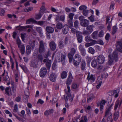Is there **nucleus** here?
Returning <instances> with one entry per match:
<instances>
[{
    "label": "nucleus",
    "instance_id": "obj_1",
    "mask_svg": "<svg viewBox=\"0 0 122 122\" xmlns=\"http://www.w3.org/2000/svg\"><path fill=\"white\" fill-rule=\"evenodd\" d=\"M109 57L108 60L106 65V67H107V68L109 67V66L113 65L114 59L116 61H117L118 59L117 53L116 51H114L112 54L109 55Z\"/></svg>",
    "mask_w": 122,
    "mask_h": 122
},
{
    "label": "nucleus",
    "instance_id": "obj_2",
    "mask_svg": "<svg viewBox=\"0 0 122 122\" xmlns=\"http://www.w3.org/2000/svg\"><path fill=\"white\" fill-rule=\"evenodd\" d=\"M107 101L104 100H101L98 104V106H100V111L102 112V113L103 112V109L104 107V105L105 104V103Z\"/></svg>",
    "mask_w": 122,
    "mask_h": 122
},
{
    "label": "nucleus",
    "instance_id": "obj_3",
    "mask_svg": "<svg viewBox=\"0 0 122 122\" xmlns=\"http://www.w3.org/2000/svg\"><path fill=\"white\" fill-rule=\"evenodd\" d=\"M117 49L120 52H122V41H118L116 44Z\"/></svg>",
    "mask_w": 122,
    "mask_h": 122
},
{
    "label": "nucleus",
    "instance_id": "obj_4",
    "mask_svg": "<svg viewBox=\"0 0 122 122\" xmlns=\"http://www.w3.org/2000/svg\"><path fill=\"white\" fill-rule=\"evenodd\" d=\"M96 60L99 64H102L105 61V57L103 55H100L97 57Z\"/></svg>",
    "mask_w": 122,
    "mask_h": 122
},
{
    "label": "nucleus",
    "instance_id": "obj_5",
    "mask_svg": "<svg viewBox=\"0 0 122 122\" xmlns=\"http://www.w3.org/2000/svg\"><path fill=\"white\" fill-rule=\"evenodd\" d=\"M4 72L2 75V79L4 81H8L10 80V78L8 75V73L7 72H5V70H4Z\"/></svg>",
    "mask_w": 122,
    "mask_h": 122
},
{
    "label": "nucleus",
    "instance_id": "obj_6",
    "mask_svg": "<svg viewBox=\"0 0 122 122\" xmlns=\"http://www.w3.org/2000/svg\"><path fill=\"white\" fill-rule=\"evenodd\" d=\"M67 88L68 90V91L66 92V91L67 90L66 89L65 90V92L66 94H67V95L66 96V97H65V95H64V99L66 102H67L68 99L69 98V96L70 95V87L69 86H68L67 87Z\"/></svg>",
    "mask_w": 122,
    "mask_h": 122
},
{
    "label": "nucleus",
    "instance_id": "obj_7",
    "mask_svg": "<svg viewBox=\"0 0 122 122\" xmlns=\"http://www.w3.org/2000/svg\"><path fill=\"white\" fill-rule=\"evenodd\" d=\"M47 70L46 68L43 67L41 69L40 71V76L41 77H44L46 74Z\"/></svg>",
    "mask_w": 122,
    "mask_h": 122
},
{
    "label": "nucleus",
    "instance_id": "obj_8",
    "mask_svg": "<svg viewBox=\"0 0 122 122\" xmlns=\"http://www.w3.org/2000/svg\"><path fill=\"white\" fill-rule=\"evenodd\" d=\"M81 33L80 32H76V36L78 42L81 43L82 41V37L81 35Z\"/></svg>",
    "mask_w": 122,
    "mask_h": 122
},
{
    "label": "nucleus",
    "instance_id": "obj_9",
    "mask_svg": "<svg viewBox=\"0 0 122 122\" xmlns=\"http://www.w3.org/2000/svg\"><path fill=\"white\" fill-rule=\"evenodd\" d=\"M119 91L118 90H114L112 92H109L108 93L111 96H114L115 98H117L118 96Z\"/></svg>",
    "mask_w": 122,
    "mask_h": 122
},
{
    "label": "nucleus",
    "instance_id": "obj_10",
    "mask_svg": "<svg viewBox=\"0 0 122 122\" xmlns=\"http://www.w3.org/2000/svg\"><path fill=\"white\" fill-rule=\"evenodd\" d=\"M50 47L52 51L55 50L56 48V45L54 42L53 41H51L49 44Z\"/></svg>",
    "mask_w": 122,
    "mask_h": 122
},
{
    "label": "nucleus",
    "instance_id": "obj_11",
    "mask_svg": "<svg viewBox=\"0 0 122 122\" xmlns=\"http://www.w3.org/2000/svg\"><path fill=\"white\" fill-rule=\"evenodd\" d=\"M54 110L52 109H50L48 110L45 111L44 112V115L46 116H48L53 113Z\"/></svg>",
    "mask_w": 122,
    "mask_h": 122
},
{
    "label": "nucleus",
    "instance_id": "obj_12",
    "mask_svg": "<svg viewBox=\"0 0 122 122\" xmlns=\"http://www.w3.org/2000/svg\"><path fill=\"white\" fill-rule=\"evenodd\" d=\"M16 85H13L12 86V91L11 90L10 94L11 95L15 96V92L16 89Z\"/></svg>",
    "mask_w": 122,
    "mask_h": 122
},
{
    "label": "nucleus",
    "instance_id": "obj_13",
    "mask_svg": "<svg viewBox=\"0 0 122 122\" xmlns=\"http://www.w3.org/2000/svg\"><path fill=\"white\" fill-rule=\"evenodd\" d=\"M81 25L82 26L86 27L89 24V20L86 19H84L83 21L81 22Z\"/></svg>",
    "mask_w": 122,
    "mask_h": 122
},
{
    "label": "nucleus",
    "instance_id": "obj_14",
    "mask_svg": "<svg viewBox=\"0 0 122 122\" xmlns=\"http://www.w3.org/2000/svg\"><path fill=\"white\" fill-rule=\"evenodd\" d=\"M73 59L79 61H81V57L79 53H77L75 55Z\"/></svg>",
    "mask_w": 122,
    "mask_h": 122
},
{
    "label": "nucleus",
    "instance_id": "obj_15",
    "mask_svg": "<svg viewBox=\"0 0 122 122\" xmlns=\"http://www.w3.org/2000/svg\"><path fill=\"white\" fill-rule=\"evenodd\" d=\"M87 79L89 81L91 80L94 81L95 79V75L92 74L90 75V73H89L88 74Z\"/></svg>",
    "mask_w": 122,
    "mask_h": 122
},
{
    "label": "nucleus",
    "instance_id": "obj_16",
    "mask_svg": "<svg viewBox=\"0 0 122 122\" xmlns=\"http://www.w3.org/2000/svg\"><path fill=\"white\" fill-rule=\"evenodd\" d=\"M57 75L55 73H52L51 74L50 76V80L52 82L55 81Z\"/></svg>",
    "mask_w": 122,
    "mask_h": 122
},
{
    "label": "nucleus",
    "instance_id": "obj_17",
    "mask_svg": "<svg viewBox=\"0 0 122 122\" xmlns=\"http://www.w3.org/2000/svg\"><path fill=\"white\" fill-rule=\"evenodd\" d=\"M62 32L64 34H66L68 31V27L67 25H64L62 29Z\"/></svg>",
    "mask_w": 122,
    "mask_h": 122
},
{
    "label": "nucleus",
    "instance_id": "obj_18",
    "mask_svg": "<svg viewBox=\"0 0 122 122\" xmlns=\"http://www.w3.org/2000/svg\"><path fill=\"white\" fill-rule=\"evenodd\" d=\"M113 105V104H112L109 106L107 109V110L105 112V117H106L107 116V114L109 113H111L110 112V111Z\"/></svg>",
    "mask_w": 122,
    "mask_h": 122
},
{
    "label": "nucleus",
    "instance_id": "obj_19",
    "mask_svg": "<svg viewBox=\"0 0 122 122\" xmlns=\"http://www.w3.org/2000/svg\"><path fill=\"white\" fill-rule=\"evenodd\" d=\"M46 30L47 31L50 33H52L54 31V29L51 26H47L46 27Z\"/></svg>",
    "mask_w": 122,
    "mask_h": 122
},
{
    "label": "nucleus",
    "instance_id": "obj_20",
    "mask_svg": "<svg viewBox=\"0 0 122 122\" xmlns=\"http://www.w3.org/2000/svg\"><path fill=\"white\" fill-rule=\"evenodd\" d=\"M37 66V62L36 60H34L31 61L30 66L34 68H36Z\"/></svg>",
    "mask_w": 122,
    "mask_h": 122
},
{
    "label": "nucleus",
    "instance_id": "obj_21",
    "mask_svg": "<svg viewBox=\"0 0 122 122\" xmlns=\"http://www.w3.org/2000/svg\"><path fill=\"white\" fill-rule=\"evenodd\" d=\"M5 94L8 96L11 95L10 94L11 90L9 87H7L5 89Z\"/></svg>",
    "mask_w": 122,
    "mask_h": 122
},
{
    "label": "nucleus",
    "instance_id": "obj_22",
    "mask_svg": "<svg viewBox=\"0 0 122 122\" xmlns=\"http://www.w3.org/2000/svg\"><path fill=\"white\" fill-rule=\"evenodd\" d=\"M81 70H84L86 68V63L85 61L82 60V61L81 64Z\"/></svg>",
    "mask_w": 122,
    "mask_h": 122
},
{
    "label": "nucleus",
    "instance_id": "obj_23",
    "mask_svg": "<svg viewBox=\"0 0 122 122\" xmlns=\"http://www.w3.org/2000/svg\"><path fill=\"white\" fill-rule=\"evenodd\" d=\"M60 56H60V57H59L58 59L59 60H61L62 63H63L65 60V56L61 53L60 55Z\"/></svg>",
    "mask_w": 122,
    "mask_h": 122
},
{
    "label": "nucleus",
    "instance_id": "obj_24",
    "mask_svg": "<svg viewBox=\"0 0 122 122\" xmlns=\"http://www.w3.org/2000/svg\"><path fill=\"white\" fill-rule=\"evenodd\" d=\"M31 52V49L30 46L27 45L26 47V53L27 55H29L30 54Z\"/></svg>",
    "mask_w": 122,
    "mask_h": 122
},
{
    "label": "nucleus",
    "instance_id": "obj_25",
    "mask_svg": "<svg viewBox=\"0 0 122 122\" xmlns=\"http://www.w3.org/2000/svg\"><path fill=\"white\" fill-rule=\"evenodd\" d=\"M94 26L93 25H90L88 26L86 28V29L91 34L93 31V28Z\"/></svg>",
    "mask_w": 122,
    "mask_h": 122
},
{
    "label": "nucleus",
    "instance_id": "obj_26",
    "mask_svg": "<svg viewBox=\"0 0 122 122\" xmlns=\"http://www.w3.org/2000/svg\"><path fill=\"white\" fill-rule=\"evenodd\" d=\"M97 42L96 41H93L90 43H86L85 44V46L86 47L92 46L96 43Z\"/></svg>",
    "mask_w": 122,
    "mask_h": 122
},
{
    "label": "nucleus",
    "instance_id": "obj_27",
    "mask_svg": "<svg viewBox=\"0 0 122 122\" xmlns=\"http://www.w3.org/2000/svg\"><path fill=\"white\" fill-rule=\"evenodd\" d=\"M67 73L65 71H63L61 74V77L62 79H65L66 78L67 76Z\"/></svg>",
    "mask_w": 122,
    "mask_h": 122
},
{
    "label": "nucleus",
    "instance_id": "obj_28",
    "mask_svg": "<svg viewBox=\"0 0 122 122\" xmlns=\"http://www.w3.org/2000/svg\"><path fill=\"white\" fill-rule=\"evenodd\" d=\"M36 21L34 19L31 18L27 20L26 21V24H30L31 22L36 23Z\"/></svg>",
    "mask_w": 122,
    "mask_h": 122
},
{
    "label": "nucleus",
    "instance_id": "obj_29",
    "mask_svg": "<svg viewBox=\"0 0 122 122\" xmlns=\"http://www.w3.org/2000/svg\"><path fill=\"white\" fill-rule=\"evenodd\" d=\"M102 83V81L101 79H98L97 81V83L98 84L96 86L97 88V89H99V88L101 85Z\"/></svg>",
    "mask_w": 122,
    "mask_h": 122
},
{
    "label": "nucleus",
    "instance_id": "obj_30",
    "mask_svg": "<svg viewBox=\"0 0 122 122\" xmlns=\"http://www.w3.org/2000/svg\"><path fill=\"white\" fill-rule=\"evenodd\" d=\"M51 60H48L46 62V66L48 70H49L51 65Z\"/></svg>",
    "mask_w": 122,
    "mask_h": 122
},
{
    "label": "nucleus",
    "instance_id": "obj_31",
    "mask_svg": "<svg viewBox=\"0 0 122 122\" xmlns=\"http://www.w3.org/2000/svg\"><path fill=\"white\" fill-rule=\"evenodd\" d=\"M94 96L92 94H91L87 98V102H89L92 101L94 97Z\"/></svg>",
    "mask_w": 122,
    "mask_h": 122
},
{
    "label": "nucleus",
    "instance_id": "obj_32",
    "mask_svg": "<svg viewBox=\"0 0 122 122\" xmlns=\"http://www.w3.org/2000/svg\"><path fill=\"white\" fill-rule=\"evenodd\" d=\"M98 33L97 31H96L94 32L92 34V38L94 39H97V34Z\"/></svg>",
    "mask_w": 122,
    "mask_h": 122
},
{
    "label": "nucleus",
    "instance_id": "obj_33",
    "mask_svg": "<svg viewBox=\"0 0 122 122\" xmlns=\"http://www.w3.org/2000/svg\"><path fill=\"white\" fill-rule=\"evenodd\" d=\"M46 43L44 42L43 41H40L39 42V47H45L46 46Z\"/></svg>",
    "mask_w": 122,
    "mask_h": 122
},
{
    "label": "nucleus",
    "instance_id": "obj_34",
    "mask_svg": "<svg viewBox=\"0 0 122 122\" xmlns=\"http://www.w3.org/2000/svg\"><path fill=\"white\" fill-rule=\"evenodd\" d=\"M20 46L18 47L20 49L21 53L24 54L25 53V47L24 45H20Z\"/></svg>",
    "mask_w": 122,
    "mask_h": 122
},
{
    "label": "nucleus",
    "instance_id": "obj_35",
    "mask_svg": "<svg viewBox=\"0 0 122 122\" xmlns=\"http://www.w3.org/2000/svg\"><path fill=\"white\" fill-rule=\"evenodd\" d=\"M73 55L70 53L68 54V56L69 59V61L70 63L72 61Z\"/></svg>",
    "mask_w": 122,
    "mask_h": 122
},
{
    "label": "nucleus",
    "instance_id": "obj_36",
    "mask_svg": "<svg viewBox=\"0 0 122 122\" xmlns=\"http://www.w3.org/2000/svg\"><path fill=\"white\" fill-rule=\"evenodd\" d=\"M91 64L93 67L94 68L96 67L97 66V63L95 59H94L92 61Z\"/></svg>",
    "mask_w": 122,
    "mask_h": 122
},
{
    "label": "nucleus",
    "instance_id": "obj_37",
    "mask_svg": "<svg viewBox=\"0 0 122 122\" xmlns=\"http://www.w3.org/2000/svg\"><path fill=\"white\" fill-rule=\"evenodd\" d=\"M56 26L58 29H61L63 27L62 24V23L59 22L56 24Z\"/></svg>",
    "mask_w": 122,
    "mask_h": 122
},
{
    "label": "nucleus",
    "instance_id": "obj_38",
    "mask_svg": "<svg viewBox=\"0 0 122 122\" xmlns=\"http://www.w3.org/2000/svg\"><path fill=\"white\" fill-rule=\"evenodd\" d=\"M36 31L39 33L40 34H42V28L40 27H37L36 28Z\"/></svg>",
    "mask_w": 122,
    "mask_h": 122
},
{
    "label": "nucleus",
    "instance_id": "obj_39",
    "mask_svg": "<svg viewBox=\"0 0 122 122\" xmlns=\"http://www.w3.org/2000/svg\"><path fill=\"white\" fill-rule=\"evenodd\" d=\"M119 110L117 111H115V112L114 114V119L115 120H117L118 117L119 115Z\"/></svg>",
    "mask_w": 122,
    "mask_h": 122
},
{
    "label": "nucleus",
    "instance_id": "obj_40",
    "mask_svg": "<svg viewBox=\"0 0 122 122\" xmlns=\"http://www.w3.org/2000/svg\"><path fill=\"white\" fill-rule=\"evenodd\" d=\"M85 40L86 42H92L93 41H95L91 39L90 36H86L85 37Z\"/></svg>",
    "mask_w": 122,
    "mask_h": 122
},
{
    "label": "nucleus",
    "instance_id": "obj_41",
    "mask_svg": "<svg viewBox=\"0 0 122 122\" xmlns=\"http://www.w3.org/2000/svg\"><path fill=\"white\" fill-rule=\"evenodd\" d=\"M81 120L80 121V122H86L87 121V117L86 116L81 117Z\"/></svg>",
    "mask_w": 122,
    "mask_h": 122
},
{
    "label": "nucleus",
    "instance_id": "obj_42",
    "mask_svg": "<svg viewBox=\"0 0 122 122\" xmlns=\"http://www.w3.org/2000/svg\"><path fill=\"white\" fill-rule=\"evenodd\" d=\"M42 16V15L40 12L38 14H36L35 16V18L36 20H39L40 19Z\"/></svg>",
    "mask_w": 122,
    "mask_h": 122
},
{
    "label": "nucleus",
    "instance_id": "obj_43",
    "mask_svg": "<svg viewBox=\"0 0 122 122\" xmlns=\"http://www.w3.org/2000/svg\"><path fill=\"white\" fill-rule=\"evenodd\" d=\"M88 52L92 54H94L95 52V50L92 47H89L88 49Z\"/></svg>",
    "mask_w": 122,
    "mask_h": 122
},
{
    "label": "nucleus",
    "instance_id": "obj_44",
    "mask_svg": "<svg viewBox=\"0 0 122 122\" xmlns=\"http://www.w3.org/2000/svg\"><path fill=\"white\" fill-rule=\"evenodd\" d=\"M68 25L70 28H71L73 26V23L72 22V20L69 19L68 20Z\"/></svg>",
    "mask_w": 122,
    "mask_h": 122
},
{
    "label": "nucleus",
    "instance_id": "obj_45",
    "mask_svg": "<svg viewBox=\"0 0 122 122\" xmlns=\"http://www.w3.org/2000/svg\"><path fill=\"white\" fill-rule=\"evenodd\" d=\"M59 47V48L63 49L64 48V45L63 44V42L62 41H60L58 44Z\"/></svg>",
    "mask_w": 122,
    "mask_h": 122
},
{
    "label": "nucleus",
    "instance_id": "obj_46",
    "mask_svg": "<svg viewBox=\"0 0 122 122\" xmlns=\"http://www.w3.org/2000/svg\"><path fill=\"white\" fill-rule=\"evenodd\" d=\"M76 51L77 49L76 48L75 49L74 48H71L70 49V53L72 54L73 55H74L76 53Z\"/></svg>",
    "mask_w": 122,
    "mask_h": 122
},
{
    "label": "nucleus",
    "instance_id": "obj_47",
    "mask_svg": "<svg viewBox=\"0 0 122 122\" xmlns=\"http://www.w3.org/2000/svg\"><path fill=\"white\" fill-rule=\"evenodd\" d=\"M45 51V47H39V51L40 53H44Z\"/></svg>",
    "mask_w": 122,
    "mask_h": 122
},
{
    "label": "nucleus",
    "instance_id": "obj_48",
    "mask_svg": "<svg viewBox=\"0 0 122 122\" xmlns=\"http://www.w3.org/2000/svg\"><path fill=\"white\" fill-rule=\"evenodd\" d=\"M19 73L18 72H16L15 73V81L16 82H18L19 79Z\"/></svg>",
    "mask_w": 122,
    "mask_h": 122
},
{
    "label": "nucleus",
    "instance_id": "obj_49",
    "mask_svg": "<svg viewBox=\"0 0 122 122\" xmlns=\"http://www.w3.org/2000/svg\"><path fill=\"white\" fill-rule=\"evenodd\" d=\"M79 86L76 83H73L72 84L71 88L74 89H76L78 88Z\"/></svg>",
    "mask_w": 122,
    "mask_h": 122
},
{
    "label": "nucleus",
    "instance_id": "obj_50",
    "mask_svg": "<svg viewBox=\"0 0 122 122\" xmlns=\"http://www.w3.org/2000/svg\"><path fill=\"white\" fill-rule=\"evenodd\" d=\"M72 80L70 79H69V78H67L66 82V84L67 86V87L71 84L72 82Z\"/></svg>",
    "mask_w": 122,
    "mask_h": 122
},
{
    "label": "nucleus",
    "instance_id": "obj_51",
    "mask_svg": "<svg viewBox=\"0 0 122 122\" xmlns=\"http://www.w3.org/2000/svg\"><path fill=\"white\" fill-rule=\"evenodd\" d=\"M89 13L88 10H83V14L85 16H87Z\"/></svg>",
    "mask_w": 122,
    "mask_h": 122
},
{
    "label": "nucleus",
    "instance_id": "obj_52",
    "mask_svg": "<svg viewBox=\"0 0 122 122\" xmlns=\"http://www.w3.org/2000/svg\"><path fill=\"white\" fill-rule=\"evenodd\" d=\"M81 61H78L73 59V64L75 66H77L79 65Z\"/></svg>",
    "mask_w": 122,
    "mask_h": 122
},
{
    "label": "nucleus",
    "instance_id": "obj_53",
    "mask_svg": "<svg viewBox=\"0 0 122 122\" xmlns=\"http://www.w3.org/2000/svg\"><path fill=\"white\" fill-rule=\"evenodd\" d=\"M119 101H117L115 103V105L114 107V110L115 111H117V109L119 105Z\"/></svg>",
    "mask_w": 122,
    "mask_h": 122
},
{
    "label": "nucleus",
    "instance_id": "obj_54",
    "mask_svg": "<svg viewBox=\"0 0 122 122\" xmlns=\"http://www.w3.org/2000/svg\"><path fill=\"white\" fill-rule=\"evenodd\" d=\"M29 44L30 46L32 47V49H34L35 46V41H30L29 42Z\"/></svg>",
    "mask_w": 122,
    "mask_h": 122
},
{
    "label": "nucleus",
    "instance_id": "obj_55",
    "mask_svg": "<svg viewBox=\"0 0 122 122\" xmlns=\"http://www.w3.org/2000/svg\"><path fill=\"white\" fill-rule=\"evenodd\" d=\"M46 12L45 8H41L40 10V13L42 15L44 13Z\"/></svg>",
    "mask_w": 122,
    "mask_h": 122
},
{
    "label": "nucleus",
    "instance_id": "obj_56",
    "mask_svg": "<svg viewBox=\"0 0 122 122\" xmlns=\"http://www.w3.org/2000/svg\"><path fill=\"white\" fill-rule=\"evenodd\" d=\"M117 30V28L116 26H113L112 30V34H115Z\"/></svg>",
    "mask_w": 122,
    "mask_h": 122
},
{
    "label": "nucleus",
    "instance_id": "obj_57",
    "mask_svg": "<svg viewBox=\"0 0 122 122\" xmlns=\"http://www.w3.org/2000/svg\"><path fill=\"white\" fill-rule=\"evenodd\" d=\"M107 116V121H110L112 119V116L111 113H109L107 114V116Z\"/></svg>",
    "mask_w": 122,
    "mask_h": 122
},
{
    "label": "nucleus",
    "instance_id": "obj_58",
    "mask_svg": "<svg viewBox=\"0 0 122 122\" xmlns=\"http://www.w3.org/2000/svg\"><path fill=\"white\" fill-rule=\"evenodd\" d=\"M78 47L79 50L80 52L85 50L84 47L81 44Z\"/></svg>",
    "mask_w": 122,
    "mask_h": 122
},
{
    "label": "nucleus",
    "instance_id": "obj_59",
    "mask_svg": "<svg viewBox=\"0 0 122 122\" xmlns=\"http://www.w3.org/2000/svg\"><path fill=\"white\" fill-rule=\"evenodd\" d=\"M37 24L39 25H44L46 24V22L42 21H39L38 22Z\"/></svg>",
    "mask_w": 122,
    "mask_h": 122
},
{
    "label": "nucleus",
    "instance_id": "obj_60",
    "mask_svg": "<svg viewBox=\"0 0 122 122\" xmlns=\"http://www.w3.org/2000/svg\"><path fill=\"white\" fill-rule=\"evenodd\" d=\"M88 18L92 22H93L95 20L94 16L93 15H92L88 17Z\"/></svg>",
    "mask_w": 122,
    "mask_h": 122
},
{
    "label": "nucleus",
    "instance_id": "obj_61",
    "mask_svg": "<svg viewBox=\"0 0 122 122\" xmlns=\"http://www.w3.org/2000/svg\"><path fill=\"white\" fill-rule=\"evenodd\" d=\"M74 15V14L71 13L68 16L69 18L70 19L72 20L73 17Z\"/></svg>",
    "mask_w": 122,
    "mask_h": 122
},
{
    "label": "nucleus",
    "instance_id": "obj_62",
    "mask_svg": "<svg viewBox=\"0 0 122 122\" xmlns=\"http://www.w3.org/2000/svg\"><path fill=\"white\" fill-rule=\"evenodd\" d=\"M37 58L41 62H42L43 58L42 56L41 55H39L38 56Z\"/></svg>",
    "mask_w": 122,
    "mask_h": 122
},
{
    "label": "nucleus",
    "instance_id": "obj_63",
    "mask_svg": "<svg viewBox=\"0 0 122 122\" xmlns=\"http://www.w3.org/2000/svg\"><path fill=\"white\" fill-rule=\"evenodd\" d=\"M104 35V33L103 31L102 30H101L99 32L98 36L100 37H103Z\"/></svg>",
    "mask_w": 122,
    "mask_h": 122
},
{
    "label": "nucleus",
    "instance_id": "obj_64",
    "mask_svg": "<svg viewBox=\"0 0 122 122\" xmlns=\"http://www.w3.org/2000/svg\"><path fill=\"white\" fill-rule=\"evenodd\" d=\"M78 24L79 22L77 20H76L74 22V26L75 28H77L78 27Z\"/></svg>",
    "mask_w": 122,
    "mask_h": 122
}]
</instances>
